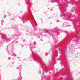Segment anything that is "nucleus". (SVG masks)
<instances>
[{"mask_svg": "<svg viewBox=\"0 0 80 80\" xmlns=\"http://www.w3.org/2000/svg\"><path fill=\"white\" fill-rule=\"evenodd\" d=\"M77 24H77H77H76V25H77Z\"/></svg>", "mask_w": 80, "mask_h": 80, "instance_id": "1", "label": "nucleus"}, {"mask_svg": "<svg viewBox=\"0 0 80 80\" xmlns=\"http://www.w3.org/2000/svg\"><path fill=\"white\" fill-rule=\"evenodd\" d=\"M76 27H77V26H76Z\"/></svg>", "mask_w": 80, "mask_h": 80, "instance_id": "2", "label": "nucleus"}]
</instances>
